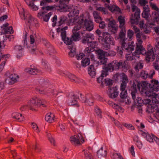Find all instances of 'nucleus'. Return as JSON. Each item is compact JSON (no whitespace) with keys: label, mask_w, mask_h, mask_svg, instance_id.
<instances>
[{"label":"nucleus","mask_w":159,"mask_h":159,"mask_svg":"<svg viewBox=\"0 0 159 159\" xmlns=\"http://www.w3.org/2000/svg\"><path fill=\"white\" fill-rule=\"evenodd\" d=\"M127 67V66L125 61L114 60L107 65L106 69V70L111 72L114 70H118L121 68L126 69Z\"/></svg>","instance_id":"nucleus-1"},{"label":"nucleus","mask_w":159,"mask_h":159,"mask_svg":"<svg viewBox=\"0 0 159 159\" xmlns=\"http://www.w3.org/2000/svg\"><path fill=\"white\" fill-rule=\"evenodd\" d=\"M102 35L103 39V49L105 50H108L110 49L111 45H115L114 39L110 34L107 32H103Z\"/></svg>","instance_id":"nucleus-2"},{"label":"nucleus","mask_w":159,"mask_h":159,"mask_svg":"<svg viewBox=\"0 0 159 159\" xmlns=\"http://www.w3.org/2000/svg\"><path fill=\"white\" fill-rule=\"evenodd\" d=\"M84 15L82 14L79 18L77 24H75L72 30V34L71 37L73 40L77 41L78 39L80 34L79 30L81 28L82 24L84 21L83 16Z\"/></svg>","instance_id":"nucleus-3"},{"label":"nucleus","mask_w":159,"mask_h":159,"mask_svg":"<svg viewBox=\"0 0 159 159\" xmlns=\"http://www.w3.org/2000/svg\"><path fill=\"white\" fill-rule=\"evenodd\" d=\"M21 17L25 20L26 23L30 26H34L38 27L39 26L38 22L37 20L32 17L31 16L28 14L27 15L26 17L25 16V13L20 14Z\"/></svg>","instance_id":"nucleus-4"},{"label":"nucleus","mask_w":159,"mask_h":159,"mask_svg":"<svg viewBox=\"0 0 159 159\" xmlns=\"http://www.w3.org/2000/svg\"><path fill=\"white\" fill-rule=\"evenodd\" d=\"M67 28L68 27L67 26H65L63 28L59 27L57 28V32H60L61 33V36L62 40L64 41V43L67 45H70L72 43V39H73L72 37L71 38L66 37V30H67Z\"/></svg>","instance_id":"nucleus-5"},{"label":"nucleus","mask_w":159,"mask_h":159,"mask_svg":"<svg viewBox=\"0 0 159 159\" xmlns=\"http://www.w3.org/2000/svg\"><path fill=\"white\" fill-rule=\"evenodd\" d=\"M141 83L137 80H133L131 86V95L133 99H135L136 97L138 96L137 90H140L141 88Z\"/></svg>","instance_id":"nucleus-6"},{"label":"nucleus","mask_w":159,"mask_h":159,"mask_svg":"<svg viewBox=\"0 0 159 159\" xmlns=\"http://www.w3.org/2000/svg\"><path fill=\"white\" fill-rule=\"evenodd\" d=\"M81 99V101L86 105L89 106L93 105L94 102L93 97L91 94H88L85 96L80 94Z\"/></svg>","instance_id":"nucleus-7"},{"label":"nucleus","mask_w":159,"mask_h":159,"mask_svg":"<svg viewBox=\"0 0 159 159\" xmlns=\"http://www.w3.org/2000/svg\"><path fill=\"white\" fill-rule=\"evenodd\" d=\"M121 45V48L123 50L125 49L128 52H129L134 50V45L133 42L128 43L127 39L123 40H122Z\"/></svg>","instance_id":"nucleus-8"},{"label":"nucleus","mask_w":159,"mask_h":159,"mask_svg":"<svg viewBox=\"0 0 159 159\" xmlns=\"http://www.w3.org/2000/svg\"><path fill=\"white\" fill-rule=\"evenodd\" d=\"M45 102H43L42 100L37 99L36 97H34L30 101V109L33 110L34 107L40 106L41 105H43Z\"/></svg>","instance_id":"nucleus-9"},{"label":"nucleus","mask_w":159,"mask_h":159,"mask_svg":"<svg viewBox=\"0 0 159 159\" xmlns=\"http://www.w3.org/2000/svg\"><path fill=\"white\" fill-rule=\"evenodd\" d=\"M81 140V142L83 143L84 142V140L81 134L78 133L77 135H75L70 138V141L71 143L75 145H78L81 144L80 140Z\"/></svg>","instance_id":"nucleus-10"},{"label":"nucleus","mask_w":159,"mask_h":159,"mask_svg":"<svg viewBox=\"0 0 159 159\" xmlns=\"http://www.w3.org/2000/svg\"><path fill=\"white\" fill-rule=\"evenodd\" d=\"M107 20L109 21L108 24L109 30L113 34L116 33L118 28L116 24L115 21L111 19H107Z\"/></svg>","instance_id":"nucleus-11"},{"label":"nucleus","mask_w":159,"mask_h":159,"mask_svg":"<svg viewBox=\"0 0 159 159\" xmlns=\"http://www.w3.org/2000/svg\"><path fill=\"white\" fill-rule=\"evenodd\" d=\"M53 2V0H42L40 2V5L42 7V9L44 11L53 9L55 8V7L51 6H46L47 3H50Z\"/></svg>","instance_id":"nucleus-12"},{"label":"nucleus","mask_w":159,"mask_h":159,"mask_svg":"<svg viewBox=\"0 0 159 159\" xmlns=\"http://www.w3.org/2000/svg\"><path fill=\"white\" fill-rule=\"evenodd\" d=\"M137 11H136L134 15H131L130 21L131 24H138L140 18V11L139 9Z\"/></svg>","instance_id":"nucleus-13"},{"label":"nucleus","mask_w":159,"mask_h":159,"mask_svg":"<svg viewBox=\"0 0 159 159\" xmlns=\"http://www.w3.org/2000/svg\"><path fill=\"white\" fill-rule=\"evenodd\" d=\"M134 100V104L137 106L141 107L143 104L147 105L151 102V100L149 99H145L144 100H142L141 98L138 96L136 97L135 99H133Z\"/></svg>","instance_id":"nucleus-14"},{"label":"nucleus","mask_w":159,"mask_h":159,"mask_svg":"<svg viewBox=\"0 0 159 159\" xmlns=\"http://www.w3.org/2000/svg\"><path fill=\"white\" fill-rule=\"evenodd\" d=\"M145 54H146V59L148 61H153L154 60L155 56L154 50L153 48L152 47L149 46L148 48V51Z\"/></svg>","instance_id":"nucleus-15"},{"label":"nucleus","mask_w":159,"mask_h":159,"mask_svg":"<svg viewBox=\"0 0 159 159\" xmlns=\"http://www.w3.org/2000/svg\"><path fill=\"white\" fill-rule=\"evenodd\" d=\"M150 6L152 9L155 10L152 12V16L156 21H159V8L156 4L151 3Z\"/></svg>","instance_id":"nucleus-16"},{"label":"nucleus","mask_w":159,"mask_h":159,"mask_svg":"<svg viewBox=\"0 0 159 159\" xmlns=\"http://www.w3.org/2000/svg\"><path fill=\"white\" fill-rule=\"evenodd\" d=\"M82 42L84 44L89 43L90 42H91L93 38V35L88 34L82 33Z\"/></svg>","instance_id":"nucleus-17"},{"label":"nucleus","mask_w":159,"mask_h":159,"mask_svg":"<svg viewBox=\"0 0 159 159\" xmlns=\"http://www.w3.org/2000/svg\"><path fill=\"white\" fill-rule=\"evenodd\" d=\"M70 99L69 100V104L70 105H76L77 107H79V105L77 103V100L79 98L75 94L71 93L70 94Z\"/></svg>","instance_id":"nucleus-18"},{"label":"nucleus","mask_w":159,"mask_h":159,"mask_svg":"<svg viewBox=\"0 0 159 159\" xmlns=\"http://www.w3.org/2000/svg\"><path fill=\"white\" fill-rule=\"evenodd\" d=\"M36 91L40 94H43L44 95H48L52 94L53 95L55 94L54 93V90L53 89H45L43 90H41L38 88L36 89Z\"/></svg>","instance_id":"nucleus-19"},{"label":"nucleus","mask_w":159,"mask_h":159,"mask_svg":"<svg viewBox=\"0 0 159 159\" xmlns=\"http://www.w3.org/2000/svg\"><path fill=\"white\" fill-rule=\"evenodd\" d=\"M92 50L90 48L87 47L84 51V56L90 57L92 60H93L94 59V56L92 53L93 52V51H92Z\"/></svg>","instance_id":"nucleus-20"},{"label":"nucleus","mask_w":159,"mask_h":159,"mask_svg":"<svg viewBox=\"0 0 159 159\" xmlns=\"http://www.w3.org/2000/svg\"><path fill=\"white\" fill-rule=\"evenodd\" d=\"M150 84L152 91L157 92L159 90V84L158 80H151V84Z\"/></svg>","instance_id":"nucleus-21"},{"label":"nucleus","mask_w":159,"mask_h":159,"mask_svg":"<svg viewBox=\"0 0 159 159\" xmlns=\"http://www.w3.org/2000/svg\"><path fill=\"white\" fill-rule=\"evenodd\" d=\"M119 93L116 88H112L110 89L109 93V96L111 98H115L118 95Z\"/></svg>","instance_id":"nucleus-22"},{"label":"nucleus","mask_w":159,"mask_h":159,"mask_svg":"<svg viewBox=\"0 0 159 159\" xmlns=\"http://www.w3.org/2000/svg\"><path fill=\"white\" fill-rule=\"evenodd\" d=\"M86 30L89 31H91L93 28V24L92 21L85 19L84 21Z\"/></svg>","instance_id":"nucleus-23"},{"label":"nucleus","mask_w":159,"mask_h":159,"mask_svg":"<svg viewBox=\"0 0 159 159\" xmlns=\"http://www.w3.org/2000/svg\"><path fill=\"white\" fill-rule=\"evenodd\" d=\"M66 75L70 80L73 82L79 83L81 82L80 79L76 77L74 75L71 73H67Z\"/></svg>","instance_id":"nucleus-24"},{"label":"nucleus","mask_w":159,"mask_h":159,"mask_svg":"<svg viewBox=\"0 0 159 159\" xmlns=\"http://www.w3.org/2000/svg\"><path fill=\"white\" fill-rule=\"evenodd\" d=\"M135 52L137 54H141L144 55L146 53V51L142 45H139L137 44Z\"/></svg>","instance_id":"nucleus-25"},{"label":"nucleus","mask_w":159,"mask_h":159,"mask_svg":"<svg viewBox=\"0 0 159 159\" xmlns=\"http://www.w3.org/2000/svg\"><path fill=\"white\" fill-rule=\"evenodd\" d=\"M88 72L89 75L92 77H95L96 74V70L93 65H91L88 67Z\"/></svg>","instance_id":"nucleus-26"},{"label":"nucleus","mask_w":159,"mask_h":159,"mask_svg":"<svg viewBox=\"0 0 159 159\" xmlns=\"http://www.w3.org/2000/svg\"><path fill=\"white\" fill-rule=\"evenodd\" d=\"M108 8L111 12L115 14L119 13L120 12V9L115 5H111L110 6H109Z\"/></svg>","instance_id":"nucleus-27"},{"label":"nucleus","mask_w":159,"mask_h":159,"mask_svg":"<svg viewBox=\"0 0 159 159\" xmlns=\"http://www.w3.org/2000/svg\"><path fill=\"white\" fill-rule=\"evenodd\" d=\"M25 72L33 75H37L38 73L40 72V71L36 68H26L25 69Z\"/></svg>","instance_id":"nucleus-28"},{"label":"nucleus","mask_w":159,"mask_h":159,"mask_svg":"<svg viewBox=\"0 0 159 159\" xmlns=\"http://www.w3.org/2000/svg\"><path fill=\"white\" fill-rule=\"evenodd\" d=\"M97 52L99 59H102L105 57V56H108L109 55V53L101 49L98 50Z\"/></svg>","instance_id":"nucleus-29"},{"label":"nucleus","mask_w":159,"mask_h":159,"mask_svg":"<svg viewBox=\"0 0 159 159\" xmlns=\"http://www.w3.org/2000/svg\"><path fill=\"white\" fill-rule=\"evenodd\" d=\"M38 82L41 86L43 87H46V88L49 85L48 80L47 79L43 78L40 79L39 80Z\"/></svg>","instance_id":"nucleus-30"},{"label":"nucleus","mask_w":159,"mask_h":159,"mask_svg":"<svg viewBox=\"0 0 159 159\" xmlns=\"http://www.w3.org/2000/svg\"><path fill=\"white\" fill-rule=\"evenodd\" d=\"M141 88L143 90H147L151 89V84L146 81H144L141 83Z\"/></svg>","instance_id":"nucleus-31"},{"label":"nucleus","mask_w":159,"mask_h":159,"mask_svg":"<svg viewBox=\"0 0 159 159\" xmlns=\"http://www.w3.org/2000/svg\"><path fill=\"white\" fill-rule=\"evenodd\" d=\"M54 115L51 113H48L45 116V120L49 123H52L54 121Z\"/></svg>","instance_id":"nucleus-32"},{"label":"nucleus","mask_w":159,"mask_h":159,"mask_svg":"<svg viewBox=\"0 0 159 159\" xmlns=\"http://www.w3.org/2000/svg\"><path fill=\"white\" fill-rule=\"evenodd\" d=\"M107 155V151L102 147L97 152V156L98 158H101L105 157Z\"/></svg>","instance_id":"nucleus-33"},{"label":"nucleus","mask_w":159,"mask_h":159,"mask_svg":"<svg viewBox=\"0 0 159 159\" xmlns=\"http://www.w3.org/2000/svg\"><path fill=\"white\" fill-rule=\"evenodd\" d=\"M118 20L120 23V28H125V20L124 18L121 16H119L118 18Z\"/></svg>","instance_id":"nucleus-34"},{"label":"nucleus","mask_w":159,"mask_h":159,"mask_svg":"<svg viewBox=\"0 0 159 159\" xmlns=\"http://www.w3.org/2000/svg\"><path fill=\"white\" fill-rule=\"evenodd\" d=\"M121 30L119 34V38L120 39V42L121 44H122V40L124 39H126L124 38L125 35L126 30L125 28H120Z\"/></svg>","instance_id":"nucleus-35"},{"label":"nucleus","mask_w":159,"mask_h":159,"mask_svg":"<svg viewBox=\"0 0 159 159\" xmlns=\"http://www.w3.org/2000/svg\"><path fill=\"white\" fill-rule=\"evenodd\" d=\"M12 118L16 119L18 120L19 121H23L24 119V117H23L22 114L19 115V113H13L12 115Z\"/></svg>","instance_id":"nucleus-36"},{"label":"nucleus","mask_w":159,"mask_h":159,"mask_svg":"<svg viewBox=\"0 0 159 159\" xmlns=\"http://www.w3.org/2000/svg\"><path fill=\"white\" fill-rule=\"evenodd\" d=\"M68 48L70 49L69 55L71 57H73L76 54V49L75 47L73 46H69Z\"/></svg>","instance_id":"nucleus-37"},{"label":"nucleus","mask_w":159,"mask_h":159,"mask_svg":"<svg viewBox=\"0 0 159 159\" xmlns=\"http://www.w3.org/2000/svg\"><path fill=\"white\" fill-rule=\"evenodd\" d=\"M27 5L34 11L38 9V7L34 4L33 2H30L28 0H25Z\"/></svg>","instance_id":"nucleus-38"},{"label":"nucleus","mask_w":159,"mask_h":159,"mask_svg":"<svg viewBox=\"0 0 159 159\" xmlns=\"http://www.w3.org/2000/svg\"><path fill=\"white\" fill-rule=\"evenodd\" d=\"M93 14L95 21L98 23L102 20V18L100 16L99 13L97 11H94L93 12Z\"/></svg>","instance_id":"nucleus-39"},{"label":"nucleus","mask_w":159,"mask_h":159,"mask_svg":"<svg viewBox=\"0 0 159 159\" xmlns=\"http://www.w3.org/2000/svg\"><path fill=\"white\" fill-rule=\"evenodd\" d=\"M122 79V83L127 84L129 82V79L126 75L124 73H122L120 74Z\"/></svg>","instance_id":"nucleus-40"},{"label":"nucleus","mask_w":159,"mask_h":159,"mask_svg":"<svg viewBox=\"0 0 159 159\" xmlns=\"http://www.w3.org/2000/svg\"><path fill=\"white\" fill-rule=\"evenodd\" d=\"M61 0H60L59 1V5L58 6H56L57 7H59V8H57L58 9L60 10H63V11H67L66 9V8L67 7V6L66 5V4L63 2L61 1Z\"/></svg>","instance_id":"nucleus-41"},{"label":"nucleus","mask_w":159,"mask_h":159,"mask_svg":"<svg viewBox=\"0 0 159 159\" xmlns=\"http://www.w3.org/2000/svg\"><path fill=\"white\" fill-rule=\"evenodd\" d=\"M59 21L57 23V25L60 26L64 23L67 20V17L65 16H61L59 18Z\"/></svg>","instance_id":"nucleus-42"},{"label":"nucleus","mask_w":159,"mask_h":159,"mask_svg":"<svg viewBox=\"0 0 159 159\" xmlns=\"http://www.w3.org/2000/svg\"><path fill=\"white\" fill-rule=\"evenodd\" d=\"M90 63L89 58L86 57L83 59L81 61V64L83 67L88 66Z\"/></svg>","instance_id":"nucleus-43"},{"label":"nucleus","mask_w":159,"mask_h":159,"mask_svg":"<svg viewBox=\"0 0 159 159\" xmlns=\"http://www.w3.org/2000/svg\"><path fill=\"white\" fill-rule=\"evenodd\" d=\"M83 151L84 152L85 159H93L91 153L87 150H84Z\"/></svg>","instance_id":"nucleus-44"},{"label":"nucleus","mask_w":159,"mask_h":159,"mask_svg":"<svg viewBox=\"0 0 159 159\" xmlns=\"http://www.w3.org/2000/svg\"><path fill=\"white\" fill-rule=\"evenodd\" d=\"M140 77L143 80H146L149 78V74L146 71L142 70L140 73Z\"/></svg>","instance_id":"nucleus-45"},{"label":"nucleus","mask_w":159,"mask_h":159,"mask_svg":"<svg viewBox=\"0 0 159 159\" xmlns=\"http://www.w3.org/2000/svg\"><path fill=\"white\" fill-rule=\"evenodd\" d=\"M120 106V105L115 103V104L112 105V107L113 108L123 113L124 112V110Z\"/></svg>","instance_id":"nucleus-46"},{"label":"nucleus","mask_w":159,"mask_h":159,"mask_svg":"<svg viewBox=\"0 0 159 159\" xmlns=\"http://www.w3.org/2000/svg\"><path fill=\"white\" fill-rule=\"evenodd\" d=\"M4 33L6 34H11L13 33L14 31L11 26H10L7 28H5L4 30Z\"/></svg>","instance_id":"nucleus-47"},{"label":"nucleus","mask_w":159,"mask_h":159,"mask_svg":"<svg viewBox=\"0 0 159 159\" xmlns=\"http://www.w3.org/2000/svg\"><path fill=\"white\" fill-rule=\"evenodd\" d=\"M18 78V76L16 74H12L8 77V79H11L12 81H13L14 84L17 81V79Z\"/></svg>","instance_id":"nucleus-48"},{"label":"nucleus","mask_w":159,"mask_h":159,"mask_svg":"<svg viewBox=\"0 0 159 159\" xmlns=\"http://www.w3.org/2000/svg\"><path fill=\"white\" fill-rule=\"evenodd\" d=\"M143 67L142 63L140 62L136 63L134 68L136 71H139V69H142Z\"/></svg>","instance_id":"nucleus-49"},{"label":"nucleus","mask_w":159,"mask_h":159,"mask_svg":"<svg viewBox=\"0 0 159 159\" xmlns=\"http://www.w3.org/2000/svg\"><path fill=\"white\" fill-rule=\"evenodd\" d=\"M79 11L77 9H73L69 13V16H77L79 14Z\"/></svg>","instance_id":"nucleus-50"},{"label":"nucleus","mask_w":159,"mask_h":159,"mask_svg":"<svg viewBox=\"0 0 159 159\" xmlns=\"http://www.w3.org/2000/svg\"><path fill=\"white\" fill-rule=\"evenodd\" d=\"M46 46L48 48V50L51 53H55L56 52V51L54 48L53 47L51 46L50 44L48 42L45 44Z\"/></svg>","instance_id":"nucleus-51"},{"label":"nucleus","mask_w":159,"mask_h":159,"mask_svg":"<svg viewBox=\"0 0 159 159\" xmlns=\"http://www.w3.org/2000/svg\"><path fill=\"white\" fill-rule=\"evenodd\" d=\"M152 102L153 103H159L158 96L157 94H154V96L152 97Z\"/></svg>","instance_id":"nucleus-52"},{"label":"nucleus","mask_w":159,"mask_h":159,"mask_svg":"<svg viewBox=\"0 0 159 159\" xmlns=\"http://www.w3.org/2000/svg\"><path fill=\"white\" fill-rule=\"evenodd\" d=\"M47 135L48 137V139L50 141L51 143L53 144L54 146H55V140L53 137H52L50 133L46 132Z\"/></svg>","instance_id":"nucleus-53"},{"label":"nucleus","mask_w":159,"mask_h":159,"mask_svg":"<svg viewBox=\"0 0 159 159\" xmlns=\"http://www.w3.org/2000/svg\"><path fill=\"white\" fill-rule=\"evenodd\" d=\"M52 12H50L47 14L45 15H44L42 19L44 21L47 22L49 20L50 16L52 15Z\"/></svg>","instance_id":"nucleus-54"},{"label":"nucleus","mask_w":159,"mask_h":159,"mask_svg":"<svg viewBox=\"0 0 159 159\" xmlns=\"http://www.w3.org/2000/svg\"><path fill=\"white\" fill-rule=\"evenodd\" d=\"M154 137H155L154 135H150V134H148L146 135V139L150 143H152L153 142V140H154Z\"/></svg>","instance_id":"nucleus-55"},{"label":"nucleus","mask_w":159,"mask_h":159,"mask_svg":"<svg viewBox=\"0 0 159 159\" xmlns=\"http://www.w3.org/2000/svg\"><path fill=\"white\" fill-rule=\"evenodd\" d=\"M30 43L31 44H32L34 42L35 39L37 38V35L36 33H34L32 35H31L30 36Z\"/></svg>","instance_id":"nucleus-56"},{"label":"nucleus","mask_w":159,"mask_h":159,"mask_svg":"<svg viewBox=\"0 0 159 159\" xmlns=\"http://www.w3.org/2000/svg\"><path fill=\"white\" fill-rule=\"evenodd\" d=\"M123 125L126 128H127L128 129L130 130H134L135 128L133 126L130 124H127L126 123H124Z\"/></svg>","instance_id":"nucleus-57"},{"label":"nucleus","mask_w":159,"mask_h":159,"mask_svg":"<svg viewBox=\"0 0 159 159\" xmlns=\"http://www.w3.org/2000/svg\"><path fill=\"white\" fill-rule=\"evenodd\" d=\"M151 90L152 91V89H149L147 90H145V94L146 96L148 97H151V98L154 96V93L151 92Z\"/></svg>","instance_id":"nucleus-58"},{"label":"nucleus","mask_w":159,"mask_h":159,"mask_svg":"<svg viewBox=\"0 0 159 159\" xmlns=\"http://www.w3.org/2000/svg\"><path fill=\"white\" fill-rule=\"evenodd\" d=\"M136 57L134 56H133L132 54H126L125 56V58L126 60L129 61H132L135 59Z\"/></svg>","instance_id":"nucleus-59"},{"label":"nucleus","mask_w":159,"mask_h":159,"mask_svg":"<svg viewBox=\"0 0 159 159\" xmlns=\"http://www.w3.org/2000/svg\"><path fill=\"white\" fill-rule=\"evenodd\" d=\"M127 95V91H121L120 93V96L122 99H124L126 98Z\"/></svg>","instance_id":"nucleus-60"},{"label":"nucleus","mask_w":159,"mask_h":159,"mask_svg":"<svg viewBox=\"0 0 159 159\" xmlns=\"http://www.w3.org/2000/svg\"><path fill=\"white\" fill-rule=\"evenodd\" d=\"M113 83V81L109 79H106L105 80V83L106 85H111Z\"/></svg>","instance_id":"nucleus-61"},{"label":"nucleus","mask_w":159,"mask_h":159,"mask_svg":"<svg viewBox=\"0 0 159 159\" xmlns=\"http://www.w3.org/2000/svg\"><path fill=\"white\" fill-rule=\"evenodd\" d=\"M112 158L114 159H123L122 157L119 153H116L113 155Z\"/></svg>","instance_id":"nucleus-62"},{"label":"nucleus","mask_w":159,"mask_h":159,"mask_svg":"<svg viewBox=\"0 0 159 159\" xmlns=\"http://www.w3.org/2000/svg\"><path fill=\"white\" fill-rule=\"evenodd\" d=\"M98 23H99V27L100 28L103 29L105 28L106 24L104 21L101 20Z\"/></svg>","instance_id":"nucleus-63"},{"label":"nucleus","mask_w":159,"mask_h":159,"mask_svg":"<svg viewBox=\"0 0 159 159\" xmlns=\"http://www.w3.org/2000/svg\"><path fill=\"white\" fill-rule=\"evenodd\" d=\"M33 129L36 132L38 133L39 132V127L37 124L34 123H32Z\"/></svg>","instance_id":"nucleus-64"}]
</instances>
